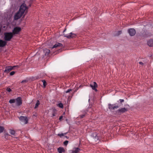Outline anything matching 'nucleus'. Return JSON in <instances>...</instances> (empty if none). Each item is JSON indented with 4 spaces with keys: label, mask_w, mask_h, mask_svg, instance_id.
<instances>
[{
    "label": "nucleus",
    "mask_w": 153,
    "mask_h": 153,
    "mask_svg": "<svg viewBox=\"0 0 153 153\" xmlns=\"http://www.w3.org/2000/svg\"><path fill=\"white\" fill-rule=\"evenodd\" d=\"M4 39L5 41H9L13 37V34L12 33H4Z\"/></svg>",
    "instance_id": "f257e3e1"
},
{
    "label": "nucleus",
    "mask_w": 153,
    "mask_h": 153,
    "mask_svg": "<svg viewBox=\"0 0 153 153\" xmlns=\"http://www.w3.org/2000/svg\"><path fill=\"white\" fill-rule=\"evenodd\" d=\"M27 9H28V7H27L26 4L24 3L21 5L19 11L24 14Z\"/></svg>",
    "instance_id": "f03ea898"
},
{
    "label": "nucleus",
    "mask_w": 153,
    "mask_h": 153,
    "mask_svg": "<svg viewBox=\"0 0 153 153\" xmlns=\"http://www.w3.org/2000/svg\"><path fill=\"white\" fill-rule=\"evenodd\" d=\"M65 37H66L68 39H71L73 38H75L76 36V35L72 32L68 34H64Z\"/></svg>",
    "instance_id": "7ed1b4c3"
},
{
    "label": "nucleus",
    "mask_w": 153,
    "mask_h": 153,
    "mask_svg": "<svg viewBox=\"0 0 153 153\" xmlns=\"http://www.w3.org/2000/svg\"><path fill=\"white\" fill-rule=\"evenodd\" d=\"M15 67L18 68L19 66L18 65H17L13 66V67H12L11 66L6 67L5 68V69L4 71V72L5 73H8L11 70H14V68Z\"/></svg>",
    "instance_id": "20e7f679"
},
{
    "label": "nucleus",
    "mask_w": 153,
    "mask_h": 153,
    "mask_svg": "<svg viewBox=\"0 0 153 153\" xmlns=\"http://www.w3.org/2000/svg\"><path fill=\"white\" fill-rule=\"evenodd\" d=\"M21 30V27H16L14 28L12 33L13 35L18 34Z\"/></svg>",
    "instance_id": "39448f33"
},
{
    "label": "nucleus",
    "mask_w": 153,
    "mask_h": 153,
    "mask_svg": "<svg viewBox=\"0 0 153 153\" xmlns=\"http://www.w3.org/2000/svg\"><path fill=\"white\" fill-rule=\"evenodd\" d=\"M16 105L17 106L21 105L22 103V100L21 97H18L15 99Z\"/></svg>",
    "instance_id": "423d86ee"
},
{
    "label": "nucleus",
    "mask_w": 153,
    "mask_h": 153,
    "mask_svg": "<svg viewBox=\"0 0 153 153\" xmlns=\"http://www.w3.org/2000/svg\"><path fill=\"white\" fill-rule=\"evenodd\" d=\"M19 120L25 124H26L28 123V120L26 117L21 116L19 117Z\"/></svg>",
    "instance_id": "0eeeda50"
},
{
    "label": "nucleus",
    "mask_w": 153,
    "mask_h": 153,
    "mask_svg": "<svg viewBox=\"0 0 153 153\" xmlns=\"http://www.w3.org/2000/svg\"><path fill=\"white\" fill-rule=\"evenodd\" d=\"M108 106V108L110 110H114L115 109L118 108L120 106L118 105H117L115 104H109Z\"/></svg>",
    "instance_id": "6e6552de"
},
{
    "label": "nucleus",
    "mask_w": 153,
    "mask_h": 153,
    "mask_svg": "<svg viewBox=\"0 0 153 153\" xmlns=\"http://www.w3.org/2000/svg\"><path fill=\"white\" fill-rule=\"evenodd\" d=\"M128 32L131 36H134L136 33V32L135 30L133 28H130L128 30Z\"/></svg>",
    "instance_id": "1a4fd4ad"
},
{
    "label": "nucleus",
    "mask_w": 153,
    "mask_h": 153,
    "mask_svg": "<svg viewBox=\"0 0 153 153\" xmlns=\"http://www.w3.org/2000/svg\"><path fill=\"white\" fill-rule=\"evenodd\" d=\"M23 14L21 12L18 11L14 16V19L15 20H17L21 18Z\"/></svg>",
    "instance_id": "9d476101"
},
{
    "label": "nucleus",
    "mask_w": 153,
    "mask_h": 153,
    "mask_svg": "<svg viewBox=\"0 0 153 153\" xmlns=\"http://www.w3.org/2000/svg\"><path fill=\"white\" fill-rule=\"evenodd\" d=\"M90 86L93 90H94L96 92L97 91L96 88L97 87L98 85L95 82H93L92 83L90 84Z\"/></svg>",
    "instance_id": "9b49d317"
},
{
    "label": "nucleus",
    "mask_w": 153,
    "mask_h": 153,
    "mask_svg": "<svg viewBox=\"0 0 153 153\" xmlns=\"http://www.w3.org/2000/svg\"><path fill=\"white\" fill-rule=\"evenodd\" d=\"M63 47V45L61 43H56L52 47V48H62Z\"/></svg>",
    "instance_id": "f8f14e48"
},
{
    "label": "nucleus",
    "mask_w": 153,
    "mask_h": 153,
    "mask_svg": "<svg viewBox=\"0 0 153 153\" xmlns=\"http://www.w3.org/2000/svg\"><path fill=\"white\" fill-rule=\"evenodd\" d=\"M128 110L127 108H121L120 109H119V110H118V111L120 113H123L126 112Z\"/></svg>",
    "instance_id": "ddd939ff"
},
{
    "label": "nucleus",
    "mask_w": 153,
    "mask_h": 153,
    "mask_svg": "<svg viewBox=\"0 0 153 153\" xmlns=\"http://www.w3.org/2000/svg\"><path fill=\"white\" fill-rule=\"evenodd\" d=\"M7 42L2 40H0V47H3L6 44Z\"/></svg>",
    "instance_id": "4468645a"
},
{
    "label": "nucleus",
    "mask_w": 153,
    "mask_h": 153,
    "mask_svg": "<svg viewBox=\"0 0 153 153\" xmlns=\"http://www.w3.org/2000/svg\"><path fill=\"white\" fill-rule=\"evenodd\" d=\"M43 52L45 56H48L50 53V51L48 49L45 48L43 50Z\"/></svg>",
    "instance_id": "2eb2a0df"
},
{
    "label": "nucleus",
    "mask_w": 153,
    "mask_h": 153,
    "mask_svg": "<svg viewBox=\"0 0 153 153\" xmlns=\"http://www.w3.org/2000/svg\"><path fill=\"white\" fill-rule=\"evenodd\" d=\"M80 149L78 148H74L71 153H79Z\"/></svg>",
    "instance_id": "dca6fc26"
},
{
    "label": "nucleus",
    "mask_w": 153,
    "mask_h": 153,
    "mask_svg": "<svg viewBox=\"0 0 153 153\" xmlns=\"http://www.w3.org/2000/svg\"><path fill=\"white\" fill-rule=\"evenodd\" d=\"M148 45L150 47L153 46V39H151L147 42Z\"/></svg>",
    "instance_id": "f3484780"
},
{
    "label": "nucleus",
    "mask_w": 153,
    "mask_h": 153,
    "mask_svg": "<svg viewBox=\"0 0 153 153\" xmlns=\"http://www.w3.org/2000/svg\"><path fill=\"white\" fill-rule=\"evenodd\" d=\"M58 151L59 153H62L65 152V150L64 148L62 147H59L58 148Z\"/></svg>",
    "instance_id": "a211bd4d"
},
{
    "label": "nucleus",
    "mask_w": 153,
    "mask_h": 153,
    "mask_svg": "<svg viewBox=\"0 0 153 153\" xmlns=\"http://www.w3.org/2000/svg\"><path fill=\"white\" fill-rule=\"evenodd\" d=\"M10 133L12 135L15 136V134L16 133L15 131L13 130L10 129Z\"/></svg>",
    "instance_id": "6ab92c4d"
},
{
    "label": "nucleus",
    "mask_w": 153,
    "mask_h": 153,
    "mask_svg": "<svg viewBox=\"0 0 153 153\" xmlns=\"http://www.w3.org/2000/svg\"><path fill=\"white\" fill-rule=\"evenodd\" d=\"M122 33V31L121 30L117 31L116 32V33L114 35L115 36H118Z\"/></svg>",
    "instance_id": "aec40b11"
},
{
    "label": "nucleus",
    "mask_w": 153,
    "mask_h": 153,
    "mask_svg": "<svg viewBox=\"0 0 153 153\" xmlns=\"http://www.w3.org/2000/svg\"><path fill=\"white\" fill-rule=\"evenodd\" d=\"M39 104L40 102L39 101V100H37V101L36 103V104L35 106L34 107V108L36 109L38 107L39 105Z\"/></svg>",
    "instance_id": "412c9836"
},
{
    "label": "nucleus",
    "mask_w": 153,
    "mask_h": 153,
    "mask_svg": "<svg viewBox=\"0 0 153 153\" xmlns=\"http://www.w3.org/2000/svg\"><path fill=\"white\" fill-rule=\"evenodd\" d=\"M5 138L6 139H8L10 138V135L8 133H6L4 135Z\"/></svg>",
    "instance_id": "4be33fe9"
},
{
    "label": "nucleus",
    "mask_w": 153,
    "mask_h": 153,
    "mask_svg": "<svg viewBox=\"0 0 153 153\" xmlns=\"http://www.w3.org/2000/svg\"><path fill=\"white\" fill-rule=\"evenodd\" d=\"M9 102L10 103H11V104L14 103L15 102V99H10L9 100Z\"/></svg>",
    "instance_id": "5701e85b"
},
{
    "label": "nucleus",
    "mask_w": 153,
    "mask_h": 153,
    "mask_svg": "<svg viewBox=\"0 0 153 153\" xmlns=\"http://www.w3.org/2000/svg\"><path fill=\"white\" fill-rule=\"evenodd\" d=\"M4 128L3 127L0 126V133L2 132L4 130Z\"/></svg>",
    "instance_id": "b1692460"
},
{
    "label": "nucleus",
    "mask_w": 153,
    "mask_h": 153,
    "mask_svg": "<svg viewBox=\"0 0 153 153\" xmlns=\"http://www.w3.org/2000/svg\"><path fill=\"white\" fill-rule=\"evenodd\" d=\"M57 106L61 108H63V104L62 103L58 104Z\"/></svg>",
    "instance_id": "393cba45"
},
{
    "label": "nucleus",
    "mask_w": 153,
    "mask_h": 153,
    "mask_svg": "<svg viewBox=\"0 0 153 153\" xmlns=\"http://www.w3.org/2000/svg\"><path fill=\"white\" fill-rule=\"evenodd\" d=\"M42 81L43 82L44 87H45L47 85L46 82L45 80H42Z\"/></svg>",
    "instance_id": "a878e982"
},
{
    "label": "nucleus",
    "mask_w": 153,
    "mask_h": 153,
    "mask_svg": "<svg viewBox=\"0 0 153 153\" xmlns=\"http://www.w3.org/2000/svg\"><path fill=\"white\" fill-rule=\"evenodd\" d=\"M67 133V132L65 133L64 134L62 133L61 134H58V135L60 137H62L64 136V135H65Z\"/></svg>",
    "instance_id": "bb28decb"
},
{
    "label": "nucleus",
    "mask_w": 153,
    "mask_h": 153,
    "mask_svg": "<svg viewBox=\"0 0 153 153\" xmlns=\"http://www.w3.org/2000/svg\"><path fill=\"white\" fill-rule=\"evenodd\" d=\"M68 141L66 140L64 142V143H63L64 145L65 146H66L68 145Z\"/></svg>",
    "instance_id": "cd10ccee"
},
{
    "label": "nucleus",
    "mask_w": 153,
    "mask_h": 153,
    "mask_svg": "<svg viewBox=\"0 0 153 153\" xmlns=\"http://www.w3.org/2000/svg\"><path fill=\"white\" fill-rule=\"evenodd\" d=\"M85 114H83L80 115H79V117L80 118L82 119L84 117L85 115Z\"/></svg>",
    "instance_id": "c85d7f7f"
},
{
    "label": "nucleus",
    "mask_w": 153,
    "mask_h": 153,
    "mask_svg": "<svg viewBox=\"0 0 153 153\" xmlns=\"http://www.w3.org/2000/svg\"><path fill=\"white\" fill-rule=\"evenodd\" d=\"M15 73V72L14 71H12L10 73V76H12Z\"/></svg>",
    "instance_id": "c756f323"
},
{
    "label": "nucleus",
    "mask_w": 153,
    "mask_h": 153,
    "mask_svg": "<svg viewBox=\"0 0 153 153\" xmlns=\"http://www.w3.org/2000/svg\"><path fill=\"white\" fill-rule=\"evenodd\" d=\"M6 90L9 92H10L12 91L11 89L10 88H7Z\"/></svg>",
    "instance_id": "7c9ffc66"
},
{
    "label": "nucleus",
    "mask_w": 153,
    "mask_h": 153,
    "mask_svg": "<svg viewBox=\"0 0 153 153\" xmlns=\"http://www.w3.org/2000/svg\"><path fill=\"white\" fill-rule=\"evenodd\" d=\"M72 91V89H68L67 91H65V92L66 93H68L70 92L71 91Z\"/></svg>",
    "instance_id": "2f4dec72"
},
{
    "label": "nucleus",
    "mask_w": 153,
    "mask_h": 153,
    "mask_svg": "<svg viewBox=\"0 0 153 153\" xmlns=\"http://www.w3.org/2000/svg\"><path fill=\"white\" fill-rule=\"evenodd\" d=\"M120 102V103H122V102H124V100L123 99H120L119 100Z\"/></svg>",
    "instance_id": "473e14b6"
},
{
    "label": "nucleus",
    "mask_w": 153,
    "mask_h": 153,
    "mask_svg": "<svg viewBox=\"0 0 153 153\" xmlns=\"http://www.w3.org/2000/svg\"><path fill=\"white\" fill-rule=\"evenodd\" d=\"M27 82V81L26 80H22L21 82V83H26Z\"/></svg>",
    "instance_id": "72a5a7b5"
},
{
    "label": "nucleus",
    "mask_w": 153,
    "mask_h": 153,
    "mask_svg": "<svg viewBox=\"0 0 153 153\" xmlns=\"http://www.w3.org/2000/svg\"><path fill=\"white\" fill-rule=\"evenodd\" d=\"M139 64L142 65H144V63L142 62H139Z\"/></svg>",
    "instance_id": "f704fd0d"
},
{
    "label": "nucleus",
    "mask_w": 153,
    "mask_h": 153,
    "mask_svg": "<svg viewBox=\"0 0 153 153\" xmlns=\"http://www.w3.org/2000/svg\"><path fill=\"white\" fill-rule=\"evenodd\" d=\"M62 118H63V116H61L59 118V120H61L62 119Z\"/></svg>",
    "instance_id": "c9c22d12"
},
{
    "label": "nucleus",
    "mask_w": 153,
    "mask_h": 153,
    "mask_svg": "<svg viewBox=\"0 0 153 153\" xmlns=\"http://www.w3.org/2000/svg\"><path fill=\"white\" fill-rule=\"evenodd\" d=\"M52 115L53 116H55V113H53V114H52Z\"/></svg>",
    "instance_id": "e433bc0d"
},
{
    "label": "nucleus",
    "mask_w": 153,
    "mask_h": 153,
    "mask_svg": "<svg viewBox=\"0 0 153 153\" xmlns=\"http://www.w3.org/2000/svg\"><path fill=\"white\" fill-rule=\"evenodd\" d=\"M65 137L68 139V137L67 136H65Z\"/></svg>",
    "instance_id": "4c0bfd02"
},
{
    "label": "nucleus",
    "mask_w": 153,
    "mask_h": 153,
    "mask_svg": "<svg viewBox=\"0 0 153 153\" xmlns=\"http://www.w3.org/2000/svg\"><path fill=\"white\" fill-rule=\"evenodd\" d=\"M1 32V29L0 28V33Z\"/></svg>",
    "instance_id": "58836bf2"
},
{
    "label": "nucleus",
    "mask_w": 153,
    "mask_h": 153,
    "mask_svg": "<svg viewBox=\"0 0 153 153\" xmlns=\"http://www.w3.org/2000/svg\"><path fill=\"white\" fill-rule=\"evenodd\" d=\"M65 30H66V29L65 30H64V32L65 31Z\"/></svg>",
    "instance_id": "ea45409f"
}]
</instances>
